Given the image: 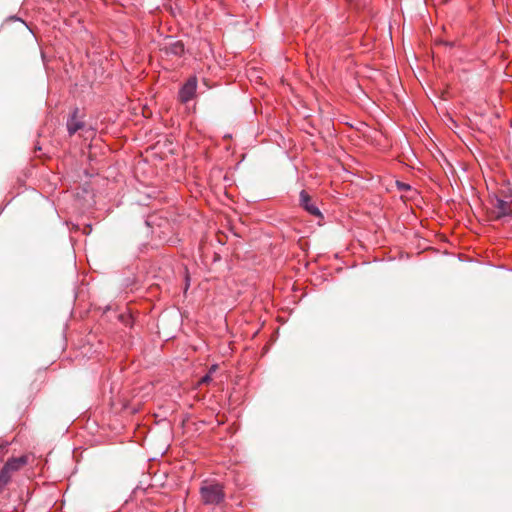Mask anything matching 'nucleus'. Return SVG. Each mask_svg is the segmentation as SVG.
Wrapping results in <instances>:
<instances>
[{
  "label": "nucleus",
  "instance_id": "nucleus-1",
  "mask_svg": "<svg viewBox=\"0 0 512 512\" xmlns=\"http://www.w3.org/2000/svg\"><path fill=\"white\" fill-rule=\"evenodd\" d=\"M202 502L205 505H219L225 498L223 486L219 483H205L200 488Z\"/></svg>",
  "mask_w": 512,
  "mask_h": 512
},
{
  "label": "nucleus",
  "instance_id": "nucleus-2",
  "mask_svg": "<svg viewBox=\"0 0 512 512\" xmlns=\"http://www.w3.org/2000/svg\"><path fill=\"white\" fill-rule=\"evenodd\" d=\"M197 89V78L190 77L179 91V99L183 103H187L195 96Z\"/></svg>",
  "mask_w": 512,
  "mask_h": 512
},
{
  "label": "nucleus",
  "instance_id": "nucleus-3",
  "mask_svg": "<svg viewBox=\"0 0 512 512\" xmlns=\"http://www.w3.org/2000/svg\"><path fill=\"white\" fill-rule=\"evenodd\" d=\"M300 204L311 215L321 216L319 208L312 202L309 194L305 190L300 192Z\"/></svg>",
  "mask_w": 512,
  "mask_h": 512
},
{
  "label": "nucleus",
  "instance_id": "nucleus-4",
  "mask_svg": "<svg viewBox=\"0 0 512 512\" xmlns=\"http://www.w3.org/2000/svg\"><path fill=\"white\" fill-rule=\"evenodd\" d=\"M165 50L168 54L180 56L184 52V44L181 41L172 40L165 45Z\"/></svg>",
  "mask_w": 512,
  "mask_h": 512
},
{
  "label": "nucleus",
  "instance_id": "nucleus-5",
  "mask_svg": "<svg viewBox=\"0 0 512 512\" xmlns=\"http://www.w3.org/2000/svg\"><path fill=\"white\" fill-rule=\"evenodd\" d=\"M84 126V123L76 118V111L67 121V129L70 135L76 133L81 130Z\"/></svg>",
  "mask_w": 512,
  "mask_h": 512
},
{
  "label": "nucleus",
  "instance_id": "nucleus-6",
  "mask_svg": "<svg viewBox=\"0 0 512 512\" xmlns=\"http://www.w3.org/2000/svg\"><path fill=\"white\" fill-rule=\"evenodd\" d=\"M26 464V458L25 457H19L9 460L4 466L12 471L18 470L20 467Z\"/></svg>",
  "mask_w": 512,
  "mask_h": 512
},
{
  "label": "nucleus",
  "instance_id": "nucleus-7",
  "mask_svg": "<svg viewBox=\"0 0 512 512\" xmlns=\"http://www.w3.org/2000/svg\"><path fill=\"white\" fill-rule=\"evenodd\" d=\"M496 208L499 211V216H506L510 214L508 203L502 199H497Z\"/></svg>",
  "mask_w": 512,
  "mask_h": 512
},
{
  "label": "nucleus",
  "instance_id": "nucleus-8",
  "mask_svg": "<svg viewBox=\"0 0 512 512\" xmlns=\"http://www.w3.org/2000/svg\"><path fill=\"white\" fill-rule=\"evenodd\" d=\"M10 473L11 471L4 466L0 472V488L5 486L10 481Z\"/></svg>",
  "mask_w": 512,
  "mask_h": 512
},
{
  "label": "nucleus",
  "instance_id": "nucleus-9",
  "mask_svg": "<svg viewBox=\"0 0 512 512\" xmlns=\"http://www.w3.org/2000/svg\"><path fill=\"white\" fill-rule=\"evenodd\" d=\"M216 369V366H212L210 369V372L214 371ZM211 380V373L206 374L203 376L200 380V384H206Z\"/></svg>",
  "mask_w": 512,
  "mask_h": 512
},
{
  "label": "nucleus",
  "instance_id": "nucleus-10",
  "mask_svg": "<svg viewBox=\"0 0 512 512\" xmlns=\"http://www.w3.org/2000/svg\"><path fill=\"white\" fill-rule=\"evenodd\" d=\"M401 188H402V189H408V188H409V186H408V185H402V186H401Z\"/></svg>",
  "mask_w": 512,
  "mask_h": 512
}]
</instances>
